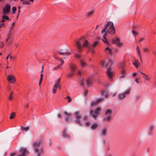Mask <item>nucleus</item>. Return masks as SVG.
I'll return each instance as SVG.
<instances>
[{"instance_id": "1", "label": "nucleus", "mask_w": 156, "mask_h": 156, "mask_svg": "<svg viewBox=\"0 0 156 156\" xmlns=\"http://www.w3.org/2000/svg\"><path fill=\"white\" fill-rule=\"evenodd\" d=\"M88 46V42L83 37L81 38L76 42V47L79 52L82 51L83 47L87 48Z\"/></svg>"}, {"instance_id": "2", "label": "nucleus", "mask_w": 156, "mask_h": 156, "mask_svg": "<svg viewBox=\"0 0 156 156\" xmlns=\"http://www.w3.org/2000/svg\"><path fill=\"white\" fill-rule=\"evenodd\" d=\"M42 144V141L41 140H40L38 141L34 142L33 143L34 150L35 152L37 153V156H40V153L41 152L42 149L41 148L40 149L38 147Z\"/></svg>"}, {"instance_id": "3", "label": "nucleus", "mask_w": 156, "mask_h": 156, "mask_svg": "<svg viewBox=\"0 0 156 156\" xmlns=\"http://www.w3.org/2000/svg\"><path fill=\"white\" fill-rule=\"evenodd\" d=\"M112 111L111 109H108L104 112V115L106 116L103 118V120L106 122H109L112 117Z\"/></svg>"}, {"instance_id": "4", "label": "nucleus", "mask_w": 156, "mask_h": 156, "mask_svg": "<svg viewBox=\"0 0 156 156\" xmlns=\"http://www.w3.org/2000/svg\"><path fill=\"white\" fill-rule=\"evenodd\" d=\"M108 27H109V28L107 30V33H109L111 34H114L115 33V29L114 26L112 22L109 21L107 23Z\"/></svg>"}, {"instance_id": "5", "label": "nucleus", "mask_w": 156, "mask_h": 156, "mask_svg": "<svg viewBox=\"0 0 156 156\" xmlns=\"http://www.w3.org/2000/svg\"><path fill=\"white\" fill-rule=\"evenodd\" d=\"M69 66L71 71L68 73L67 76L71 78L74 75L75 71L77 69V67L76 65L73 63H70Z\"/></svg>"}, {"instance_id": "6", "label": "nucleus", "mask_w": 156, "mask_h": 156, "mask_svg": "<svg viewBox=\"0 0 156 156\" xmlns=\"http://www.w3.org/2000/svg\"><path fill=\"white\" fill-rule=\"evenodd\" d=\"M101 109L100 107L97 108L95 110L94 113V111L93 109L90 110V114L91 116L94 119H96L98 116L100 114V111Z\"/></svg>"}, {"instance_id": "7", "label": "nucleus", "mask_w": 156, "mask_h": 156, "mask_svg": "<svg viewBox=\"0 0 156 156\" xmlns=\"http://www.w3.org/2000/svg\"><path fill=\"white\" fill-rule=\"evenodd\" d=\"M130 89H128L127 91L121 93L118 95V98L119 100L124 99L127 95L129 94L130 93Z\"/></svg>"}, {"instance_id": "8", "label": "nucleus", "mask_w": 156, "mask_h": 156, "mask_svg": "<svg viewBox=\"0 0 156 156\" xmlns=\"http://www.w3.org/2000/svg\"><path fill=\"white\" fill-rule=\"evenodd\" d=\"M112 41L113 44H116L119 47H122L123 45V43L120 42V39L118 37H116V38L113 39Z\"/></svg>"}, {"instance_id": "9", "label": "nucleus", "mask_w": 156, "mask_h": 156, "mask_svg": "<svg viewBox=\"0 0 156 156\" xmlns=\"http://www.w3.org/2000/svg\"><path fill=\"white\" fill-rule=\"evenodd\" d=\"M75 117L76 119V122L78 124H81V121L80 120L82 118V115L80 114V112L76 111L75 112Z\"/></svg>"}, {"instance_id": "10", "label": "nucleus", "mask_w": 156, "mask_h": 156, "mask_svg": "<svg viewBox=\"0 0 156 156\" xmlns=\"http://www.w3.org/2000/svg\"><path fill=\"white\" fill-rule=\"evenodd\" d=\"M10 5L9 3H7L5 6V8L3 9V12L4 14L6 15L9 14L10 12Z\"/></svg>"}, {"instance_id": "11", "label": "nucleus", "mask_w": 156, "mask_h": 156, "mask_svg": "<svg viewBox=\"0 0 156 156\" xmlns=\"http://www.w3.org/2000/svg\"><path fill=\"white\" fill-rule=\"evenodd\" d=\"M20 154L16 156H26V155L28 153V151H27L26 148H21L20 149Z\"/></svg>"}, {"instance_id": "12", "label": "nucleus", "mask_w": 156, "mask_h": 156, "mask_svg": "<svg viewBox=\"0 0 156 156\" xmlns=\"http://www.w3.org/2000/svg\"><path fill=\"white\" fill-rule=\"evenodd\" d=\"M107 133V128L106 127H104L102 128L100 131V136L101 137L105 136Z\"/></svg>"}, {"instance_id": "13", "label": "nucleus", "mask_w": 156, "mask_h": 156, "mask_svg": "<svg viewBox=\"0 0 156 156\" xmlns=\"http://www.w3.org/2000/svg\"><path fill=\"white\" fill-rule=\"evenodd\" d=\"M154 127V124H151L149 126L148 129V135L149 136H151L153 134Z\"/></svg>"}, {"instance_id": "14", "label": "nucleus", "mask_w": 156, "mask_h": 156, "mask_svg": "<svg viewBox=\"0 0 156 156\" xmlns=\"http://www.w3.org/2000/svg\"><path fill=\"white\" fill-rule=\"evenodd\" d=\"M7 79L9 82L13 83L16 81L15 78L12 75H9L7 77Z\"/></svg>"}, {"instance_id": "15", "label": "nucleus", "mask_w": 156, "mask_h": 156, "mask_svg": "<svg viewBox=\"0 0 156 156\" xmlns=\"http://www.w3.org/2000/svg\"><path fill=\"white\" fill-rule=\"evenodd\" d=\"M108 63H111L110 66H111L113 64V62L111 59H109L108 60V63L106 62L105 60H103L101 62V65L102 66H104L105 64H106L105 65V67H107V65Z\"/></svg>"}, {"instance_id": "16", "label": "nucleus", "mask_w": 156, "mask_h": 156, "mask_svg": "<svg viewBox=\"0 0 156 156\" xmlns=\"http://www.w3.org/2000/svg\"><path fill=\"white\" fill-rule=\"evenodd\" d=\"M111 68L109 67L107 72V74L109 77V79L111 81L112 80V72H111Z\"/></svg>"}, {"instance_id": "17", "label": "nucleus", "mask_w": 156, "mask_h": 156, "mask_svg": "<svg viewBox=\"0 0 156 156\" xmlns=\"http://www.w3.org/2000/svg\"><path fill=\"white\" fill-rule=\"evenodd\" d=\"M126 71L124 69H122L121 71V74L120 76H119L120 79L124 78L125 77Z\"/></svg>"}, {"instance_id": "18", "label": "nucleus", "mask_w": 156, "mask_h": 156, "mask_svg": "<svg viewBox=\"0 0 156 156\" xmlns=\"http://www.w3.org/2000/svg\"><path fill=\"white\" fill-rule=\"evenodd\" d=\"M101 94L102 96L105 95L106 98H107L108 97V94L107 91L106 90L104 91H102L101 93Z\"/></svg>"}, {"instance_id": "19", "label": "nucleus", "mask_w": 156, "mask_h": 156, "mask_svg": "<svg viewBox=\"0 0 156 156\" xmlns=\"http://www.w3.org/2000/svg\"><path fill=\"white\" fill-rule=\"evenodd\" d=\"M98 126V124L97 123L92 124L90 126L91 129L92 130L95 129Z\"/></svg>"}, {"instance_id": "20", "label": "nucleus", "mask_w": 156, "mask_h": 156, "mask_svg": "<svg viewBox=\"0 0 156 156\" xmlns=\"http://www.w3.org/2000/svg\"><path fill=\"white\" fill-rule=\"evenodd\" d=\"M59 54L62 55H68L70 54V52H62L61 51H59Z\"/></svg>"}, {"instance_id": "21", "label": "nucleus", "mask_w": 156, "mask_h": 156, "mask_svg": "<svg viewBox=\"0 0 156 156\" xmlns=\"http://www.w3.org/2000/svg\"><path fill=\"white\" fill-rule=\"evenodd\" d=\"M80 62L81 64V66L82 67H85L87 65V63L85 62L84 61L83 59H80Z\"/></svg>"}, {"instance_id": "22", "label": "nucleus", "mask_w": 156, "mask_h": 156, "mask_svg": "<svg viewBox=\"0 0 156 156\" xmlns=\"http://www.w3.org/2000/svg\"><path fill=\"white\" fill-rule=\"evenodd\" d=\"M99 104L98 102L97 101H92L91 104L90 105L91 107H92L93 106H96L98 105Z\"/></svg>"}, {"instance_id": "23", "label": "nucleus", "mask_w": 156, "mask_h": 156, "mask_svg": "<svg viewBox=\"0 0 156 156\" xmlns=\"http://www.w3.org/2000/svg\"><path fill=\"white\" fill-rule=\"evenodd\" d=\"M63 135L65 138H69V135H68V134L66 133L65 130H64L63 132Z\"/></svg>"}, {"instance_id": "24", "label": "nucleus", "mask_w": 156, "mask_h": 156, "mask_svg": "<svg viewBox=\"0 0 156 156\" xmlns=\"http://www.w3.org/2000/svg\"><path fill=\"white\" fill-rule=\"evenodd\" d=\"M98 41H95L92 45H90V46L92 47H95L98 44Z\"/></svg>"}, {"instance_id": "25", "label": "nucleus", "mask_w": 156, "mask_h": 156, "mask_svg": "<svg viewBox=\"0 0 156 156\" xmlns=\"http://www.w3.org/2000/svg\"><path fill=\"white\" fill-rule=\"evenodd\" d=\"M86 84L87 85V86L88 87L91 84V81L89 79H87L86 80Z\"/></svg>"}, {"instance_id": "26", "label": "nucleus", "mask_w": 156, "mask_h": 156, "mask_svg": "<svg viewBox=\"0 0 156 156\" xmlns=\"http://www.w3.org/2000/svg\"><path fill=\"white\" fill-rule=\"evenodd\" d=\"M2 19H4L5 20H10L9 19V18L7 16H5V15H3L2 17Z\"/></svg>"}, {"instance_id": "27", "label": "nucleus", "mask_w": 156, "mask_h": 156, "mask_svg": "<svg viewBox=\"0 0 156 156\" xmlns=\"http://www.w3.org/2000/svg\"><path fill=\"white\" fill-rule=\"evenodd\" d=\"M22 3L25 5L30 4V3L29 1H21Z\"/></svg>"}, {"instance_id": "28", "label": "nucleus", "mask_w": 156, "mask_h": 156, "mask_svg": "<svg viewBox=\"0 0 156 156\" xmlns=\"http://www.w3.org/2000/svg\"><path fill=\"white\" fill-rule=\"evenodd\" d=\"M92 47L90 46V45H89L87 48L91 50V53L93 54H94L95 52V51L94 49L92 48Z\"/></svg>"}, {"instance_id": "29", "label": "nucleus", "mask_w": 156, "mask_h": 156, "mask_svg": "<svg viewBox=\"0 0 156 156\" xmlns=\"http://www.w3.org/2000/svg\"><path fill=\"white\" fill-rule=\"evenodd\" d=\"M105 50L108 51L110 55H111L112 54V51L109 47L106 48Z\"/></svg>"}, {"instance_id": "30", "label": "nucleus", "mask_w": 156, "mask_h": 156, "mask_svg": "<svg viewBox=\"0 0 156 156\" xmlns=\"http://www.w3.org/2000/svg\"><path fill=\"white\" fill-rule=\"evenodd\" d=\"M29 129V128L28 127H22L21 128V130L23 131H27Z\"/></svg>"}, {"instance_id": "31", "label": "nucleus", "mask_w": 156, "mask_h": 156, "mask_svg": "<svg viewBox=\"0 0 156 156\" xmlns=\"http://www.w3.org/2000/svg\"><path fill=\"white\" fill-rule=\"evenodd\" d=\"M144 78L146 80H150V78H149L148 76L146 74H144L143 76Z\"/></svg>"}, {"instance_id": "32", "label": "nucleus", "mask_w": 156, "mask_h": 156, "mask_svg": "<svg viewBox=\"0 0 156 156\" xmlns=\"http://www.w3.org/2000/svg\"><path fill=\"white\" fill-rule=\"evenodd\" d=\"M137 61H138L137 60H136L135 62H133V64L136 67V68H138Z\"/></svg>"}, {"instance_id": "33", "label": "nucleus", "mask_w": 156, "mask_h": 156, "mask_svg": "<svg viewBox=\"0 0 156 156\" xmlns=\"http://www.w3.org/2000/svg\"><path fill=\"white\" fill-rule=\"evenodd\" d=\"M143 51L144 52H148L149 51V49L144 47L143 48Z\"/></svg>"}, {"instance_id": "34", "label": "nucleus", "mask_w": 156, "mask_h": 156, "mask_svg": "<svg viewBox=\"0 0 156 156\" xmlns=\"http://www.w3.org/2000/svg\"><path fill=\"white\" fill-rule=\"evenodd\" d=\"M94 11L93 10H91V11L88 12L87 13V15L89 16H91L94 12Z\"/></svg>"}, {"instance_id": "35", "label": "nucleus", "mask_w": 156, "mask_h": 156, "mask_svg": "<svg viewBox=\"0 0 156 156\" xmlns=\"http://www.w3.org/2000/svg\"><path fill=\"white\" fill-rule=\"evenodd\" d=\"M107 28H108V25H107V24L105 26V28L102 30L101 33H103L105 32Z\"/></svg>"}, {"instance_id": "36", "label": "nucleus", "mask_w": 156, "mask_h": 156, "mask_svg": "<svg viewBox=\"0 0 156 156\" xmlns=\"http://www.w3.org/2000/svg\"><path fill=\"white\" fill-rule=\"evenodd\" d=\"M136 50L138 51V55L139 57H140V51L139 50V47L137 46L136 47Z\"/></svg>"}, {"instance_id": "37", "label": "nucleus", "mask_w": 156, "mask_h": 156, "mask_svg": "<svg viewBox=\"0 0 156 156\" xmlns=\"http://www.w3.org/2000/svg\"><path fill=\"white\" fill-rule=\"evenodd\" d=\"M15 113L13 112L12 113V114H11L9 118L10 119H13L15 116Z\"/></svg>"}, {"instance_id": "38", "label": "nucleus", "mask_w": 156, "mask_h": 156, "mask_svg": "<svg viewBox=\"0 0 156 156\" xmlns=\"http://www.w3.org/2000/svg\"><path fill=\"white\" fill-rule=\"evenodd\" d=\"M11 31H10L9 32V34H8L7 35V38L6 39H8V40H9V39L10 38V37H11Z\"/></svg>"}, {"instance_id": "39", "label": "nucleus", "mask_w": 156, "mask_h": 156, "mask_svg": "<svg viewBox=\"0 0 156 156\" xmlns=\"http://www.w3.org/2000/svg\"><path fill=\"white\" fill-rule=\"evenodd\" d=\"M12 11L13 14H14L15 13V11L16 10V8L15 6L13 7L12 8Z\"/></svg>"}, {"instance_id": "40", "label": "nucleus", "mask_w": 156, "mask_h": 156, "mask_svg": "<svg viewBox=\"0 0 156 156\" xmlns=\"http://www.w3.org/2000/svg\"><path fill=\"white\" fill-rule=\"evenodd\" d=\"M132 32L134 36H136L137 35H138V34L137 32L135 31L134 30H133L132 31Z\"/></svg>"}, {"instance_id": "41", "label": "nucleus", "mask_w": 156, "mask_h": 156, "mask_svg": "<svg viewBox=\"0 0 156 156\" xmlns=\"http://www.w3.org/2000/svg\"><path fill=\"white\" fill-rule=\"evenodd\" d=\"M60 80V78H59L57 81H56L55 82V84H57V85H59V82Z\"/></svg>"}, {"instance_id": "42", "label": "nucleus", "mask_w": 156, "mask_h": 156, "mask_svg": "<svg viewBox=\"0 0 156 156\" xmlns=\"http://www.w3.org/2000/svg\"><path fill=\"white\" fill-rule=\"evenodd\" d=\"M140 97V96L139 95L137 94L136 95L135 97V100L136 101H137L139 99Z\"/></svg>"}, {"instance_id": "43", "label": "nucleus", "mask_w": 156, "mask_h": 156, "mask_svg": "<svg viewBox=\"0 0 156 156\" xmlns=\"http://www.w3.org/2000/svg\"><path fill=\"white\" fill-rule=\"evenodd\" d=\"M104 99V98H98V100H97V101H98V103H99L101 101H103Z\"/></svg>"}, {"instance_id": "44", "label": "nucleus", "mask_w": 156, "mask_h": 156, "mask_svg": "<svg viewBox=\"0 0 156 156\" xmlns=\"http://www.w3.org/2000/svg\"><path fill=\"white\" fill-rule=\"evenodd\" d=\"M13 92H11L10 94V97H9V99L10 100H12V95L13 94Z\"/></svg>"}, {"instance_id": "45", "label": "nucleus", "mask_w": 156, "mask_h": 156, "mask_svg": "<svg viewBox=\"0 0 156 156\" xmlns=\"http://www.w3.org/2000/svg\"><path fill=\"white\" fill-rule=\"evenodd\" d=\"M64 113L66 115H72L71 113H68L66 111L64 112Z\"/></svg>"}, {"instance_id": "46", "label": "nucleus", "mask_w": 156, "mask_h": 156, "mask_svg": "<svg viewBox=\"0 0 156 156\" xmlns=\"http://www.w3.org/2000/svg\"><path fill=\"white\" fill-rule=\"evenodd\" d=\"M66 98H67V99L68 100V102H69L71 101V98H70V97L69 96H67Z\"/></svg>"}, {"instance_id": "47", "label": "nucleus", "mask_w": 156, "mask_h": 156, "mask_svg": "<svg viewBox=\"0 0 156 156\" xmlns=\"http://www.w3.org/2000/svg\"><path fill=\"white\" fill-rule=\"evenodd\" d=\"M0 42L1 43V44H0V47L2 48L4 46V42L2 41H1Z\"/></svg>"}, {"instance_id": "48", "label": "nucleus", "mask_w": 156, "mask_h": 156, "mask_svg": "<svg viewBox=\"0 0 156 156\" xmlns=\"http://www.w3.org/2000/svg\"><path fill=\"white\" fill-rule=\"evenodd\" d=\"M102 41L105 43H108V42L107 41L106 38H103L102 39Z\"/></svg>"}, {"instance_id": "49", "label": "nucleus", "mask_w": 156, "mask_h": 156, "mask_svg": "<svg viewBox=\"0 0 156 156\" xmlns=\"http://www.w3.org/2000/svg\"><path fill=\"white\" fill-rule=\"evenodd\" d=\"M88 118V117L87 116H85L83 118V119L84 121H86L87 120Z\"/></svg>"}, {"instance_id": "50", "label": "nucleus", "mask_w": 156, "mask_h": 156, "mask_svg": "<svg viewBox=\"0 0 156 156\" xmlns=\"http://www.w3.org/2000/svg\"><path fill=\"white\" fill-rule=\"evenodd\" d=\"M60 66H59L57 67H55L53 68V70H57L60 67Z\"/></svg>"}, {"instance_id": "51", "label": "nucleus", "mask_w": 156, "mask_h": 156, "mask_svg": "<svg viewBox=\"0 0 156 156\" xmlns=\"http://www.w3.org/2000/svg\"><path fill=\"white\" fill-rule=\"evenodd\" d=\"M88 94V91L87 90H85L84 94V95L86 97Z\"/></svg>"}, {"instance_id": "52", "label": "nucleus", "mask_w": 156, "mask_h": 156, "mask_svg": "<svg viewBox=\"0 0 156 156\" xmlns=\"http://www.w3.org/2000/svg\"><path fill=\"white\" fill-rule=\"evenodd\" d=\"M86 125L87 126H89L90 124V122H87L86 123Z\"/></svg>"}, {"instance_id": "53", "label": "nucleus", "mask_w": 156, "mask_h": 156, "mask_svg": "<svg viewBox=\"0 0 156 156\" xmlns=\"http://www.w3.org/2000/svg\"><path fill=\"white\" fill-rule=\"evenodd\" d=\"M43 74H41V76H40V79L41 81H42L43 80Z\"/></svg>"}, {"instance_id": "54", "label": "nucleus", "mask_w": 156, "mask_h": 156, "mask_svg": "<svg viewBox=\"0 0 156 156\" xmlns=\"http://www.w3.org/2000/svg\"><path fill=\"white\" fill-rule=\"evenodd\" d=\"M76 56L77 58H80L81 56L79 54H76Z\"/></svg>"}, {"instance_id": "55", "label": "nucleus", "mask_w": 156, "mask_h": 156, "mask_svg": "<svg viewBox=\"0 0 156 156\" xmlns=\"http://www.w3.org/2000/svg\"><path fill=\"white\" fill-rule=\"evenodd\" d=\"M69 117H66L65 118V120L67 121H70L69 119Z\"/></svg>"}, {"instance_id": "56", "label": "nucleus", "mask_w": 156, "mask_h": 156, "mask_svg": "<svg viewBox=\"0 0 156 156\" xmlns=\"http://www.w3.org/2000/svg\"><path fill=\"white\" fill-rule=\"evenodd\" d=\"M107 32H106V33H105L103 35V38H106V36L107 35Z\"/></svg>"}, {"instance_id": "57", "label": "nucleus", "mask_w": 156, "mask_h": 156, "mask_svg": "<svg viewBox=\"0 0 156 156\" xmlns=\"http://www.w3.org/2000/svg\"><path fill=\"white\" fill-rule=\"evenodd\" d=\"M60 60L62 61V63H61V64H60V66H61L63 64V63H64V61L62 59H60Z\"/></svg>"}, {"instance_id": "58", "label": "nucleus", "mask_w": 156, "mask_h": 156, "mask_svg": "<svg viewBox=\"0 0 156 156\" xmlns=\"http://www.w3.org/2000/svg\"><path fill=\"white\" fill-rule=\"evenodd\" d=\"M77 73H78V74L80 75L81 74V72L80 70H78V71H77Z\"/></svg>"}, {"instance_id": "59", "label": "nucleus", "mask_w": 156, "mask_h": 156, "mask_svg": "<svg viewBox=\"0 0 156 156\" xmlns=\"http://www.w3.org/2000/svg\"><path fill=\"white\" fill-rule=\"evenodd\" d=\"M57 116L58 117H60L61 118H62V115H61L60 114H57Z\"/></svg>"}, {"instance_id": "60", "label": "nucleus", "mask_w": 156, "mask_h": 156, "mask_svg": "<svg viewBox=\"0 0 156 156\" xmlns=\"http://www.w3.org/2000/svg\"><path fill=\"white\" fill-rule=\"evenodd\" d=\"M152 53L156 55V50H154Z\"/></svg>"}, {"instance_id": "61", "label": "nucleus", "mask_w": 156, "mask_h": 156, "mask_svg": "<svg viewBox=\"0 0 156 156\" xmlns=\"http://www.w3.org/2000/svg\"><path fill=\"white\" fill-rule=\"evenodd\" d=\"M116 94H117V92H115L112 94V97H114L116 95Z\"/></svg>"}, {"instance_id": "62", "label": "nucleus", "mask_w": 156, "mask_h": 156, "mask_svg": "<svg viewBox=\"0 0 156 156\" xmlns=\"http://www.w3.org/2000/svg\"><path fill=\"white\" fill-rule=\"evenodd\" d=\"M15 22H13L12 24V26H11V29H12V27L14 26V25H15Z\"/></svg>"}, {"instance_id": "63", "label": "nucleus", "mask_w": 156, "mask_h": 156, "mask_svg": "<svg viewBox=\"0 0 156 156\" xmlns=\"http://www.w3.org/2000/svg\"><path fill=\"white\" fill-rule=\"evenodd\" d=\"M137 74V73H134L133 74V75L134 77H135Z\"/></svg>"}, {"instance_id": "64", "label": "nucleus", "mask_w": 156, "mask_h": 156, "mask_svg": "<svg viewBox=\"0 0 156 156\" xmlns=\"http://www.w3.org/2000/svg\"><path fill=\"white\" fill-rule=\"evenodd\" d=\"M56 91V90L55 89H53L52 90V92L53 93H55Z\"/></svg>"}]
</instances>
